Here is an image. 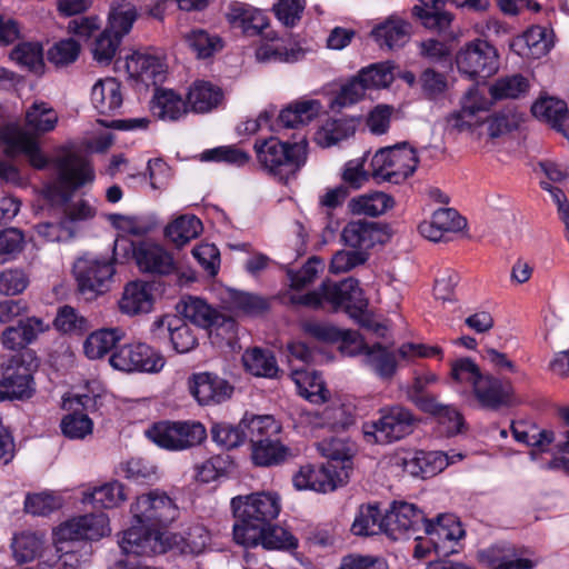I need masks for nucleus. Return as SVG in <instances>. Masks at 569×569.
<instances>
[{
    "label": "nucleus",
    "instance_id": "obj_1",
    "mask_svg": "<svg viewBox=\"0 0 569 569\" xmlns=\"http://www.w3.org/2000/svg\"><path fill=\"white\" fill-rule=\"evenodd\" d=\"M134 523L123 532L119 546L126 556L150 557L163 551L160 529L179 516V508L166 491L151 490L131 505Z\"/></svg>",
    "mask_w": 569,
    "mask_h": 569
},
{
    "label": "nucleus",
    "instance_id": "obj_2",
    "mask_svg": "<svg viewBox=\"0 0 569 569\" xmlns=\"http://www.w3.org/2000/svg\"><path fill=\"white\" fill-rule=\"evenodd\" d=\"M230 508L234 518L232 536L239 545L242 541L252 542L253 537H260L262 528L278 518L281 500L277 492L258 491L233 497Z\"/></svg>",
    "mask_w": 569,
    "mask_h": 569
},
{
    "label": "nucleus",
    "instance_id": "obj_3",
    "mask_svg": "<svg viewBox=\"0 0 569 569\" xmlns=\"http://www.w3.org/2000/svg\"><path fill=\"white\" fill-rule=\"evenodd\" d=\"M56 179L43 189L44 198L56 204L69 203L74 193L96 179L94 168L83 156L69 152L53 160Z\"/></svg>",
    "mask_w": 569,
    "mask_h": 569
},
{
    "label": "nucleus",
    "instance_id": "obj_4",
    "mask_svg": "<svg viewBox=\"0 0 569 569\" xmlns=\"http://www.w3.org/2000/svg\"><path fill=\"white\" fill-rule=\"evenodd\" d=\"M307 140L283 142L277 137L258 139L253 150L259 166L269 174L287 181L305 166L307 161Z\"/></svg>",
    "mask_w": 569,
    "mask_h": 569
},
{
    "label": "nucleus",
    "instance_id": "obj_5",
    "mask_svg": "<svg viewBox=\"0 0 569 569\" xmlns=\"http://www.w3.org/2000/svg\"><path fill=\"white\" fill-rule=\"evenodd\" d=\"M39 360L33 350L0 356V402L28 400L36 393Z\"/></svg>",
    "mask_w": 569,
    "mask_h": 569
},
{
    "label": "nucleus",
    "instance_id": "obj_6",
    "mask_svg": "<svg viewBox=\"0 0 569 569\" xmlns=\"http://www.w3.org/2000/svg\"><path fill=\"white\" fill-rule=\"evenodd\" d=\"M146 437L168 451H184L201 446L208 437L203 423L197 420H161L153 422Z\"/></svg>",
    "mask_w": 569,
    "mask_h": 569
},
{
    "label": "nucleus",
    "instance_id": "obj_7",
    "mask_svg": "<svg viewBox=\"0 0 569 569\" xmlns=\"http://www.w3.org/2000/svg\"><path fill=\"white\" fill-rule=\"evenodd\" d=\"M418 421L409 408L392 405L379 409L377 420L365 422L362 432L368 443L389 445L411 435Z\"/></svg>",
    "mask_w": 569,
    "mask_h": 569
},
{
    "label": "nucleus",
    "instance_id": "obj_8",
    "mask_svg": "<svg viewBox=\"0 0 569 569\" xmlns=\"http://www.w3.org/2000/svg\"><path fill=\"white\" fill-rule=\"evenodd\" d=\"M487 107L488 101L479 93L478 89H469L462 99L461 109L452 113L448 122L453 129L460 132L469 130L483 123L479 114L486 112ZM485 122L487 123L488 133L491 138H498L516 128L513 118L506 113H497L488 117Z\"/></svg>",
    "mask_w": 569,
    "mask_h": 569
},
{
    "label": "nucleus",
    "instance_id": "obj_9",
    "mask_svg": "<svg viewBox=\"0 0 569 569\" xmlns=\"http://www.w3.org/2000/svg\"><path fill=\"white\" fill-rule=\"evenodd\" d=\"M455 62L460 74L479 83L498 72L500 54L489 41L477 38L459 48Z\"/></svg>",
    "mask_w": 569,
    "mask_h": 569
},
{
    "label": "nucleus",
    "instance_id": "obj_10",
    "mask_svg": "<svg viewBox=\"0 0 569 569\" xmlns=\"http://www.w3.org/2000/svg\"><path fill=\"white\" fill-rule=\"evenodd\" d=\"M419 163L416 149L408 142L381 148L371 159L375 179L399 184L412 176Z\"/></svg>",
    "mask_w": 569,
    "mask_h": 569
},
{
    "label": "nucleus",
    "instance_id": "obj_11",
    "mask_svg": "<svg viewBox=\"0 0 569 569\" xmlns=\"http://www.w3.org/2000/svg\"><path fill=\"white\" fill-rule=\"evenodd\" d=\"M178 310L183 316V319L199 328L209 330L210 333L216 332L217 336L227 340L236 337V320L201 298L191 296L184 298L178 306Z\"/></svg>",
    "mask_w": 569,
    "mask_h": 569
},
{
    "label": "nucleus",
    "instance_id": "obj_12",
    "mask_svg": "<svg viewBox=\"0 0 569 569\" xmlns=\"http://www.w3.org/2000/svg\"><path fill=\"white\" fill-rule=\"evenodd\" d=\"M109 363L123 372L157 373L164 367L166 359L144 342H132L116 348L109 358Z\"/></svg>",
    "mask_w": 569,
    "mask_h": 569
},
{
    "label": "nucleus",
    "instance_id": "obj_13",
    "mask_svg": "<svg viewBox=\"0 0 569 569\" xmlns=\"http://www.w3.org/2000/svg\"><path fill=\"white\" fill-rule=\"evenodd\" d=\"M113 262L107 259L79 258L73 264L78 292L87 300H93L108 290V282L114 274Z\"/></svg>",
    "mask_w": 569,
    "mask_h": 569
},
{
    "label": "nucleus",
    "instance_id": "obj_14",
    "mask_svg": "<svg viewBox=\"0 0 569 569\" xmlns=\"http://www.w3.org/2000/svg\"><path fill=\"white\" fill-rule=\"evenodd\" d=\"M320 287L323 307L327 305L333 311L343 307L351 317H357L368 307L357 279L348 278L338 282L327 279Z\"/></svg>",
    "mask_w": 569,
    "mask_h": 569
},
{
    "label": "nucleus",
    "instance_id": "obj_15",
    "mask_svg": "<svg viewBox=\"0 0 569 569\" xmlns=\"http://www.w3.org/2000/svg\"><path fill=\"white\" fill-rule=\"evenodd\" d=\"M425 523V513L406 501H395L382 517L383 533L392 540L408 539L421 532Z\"/></svg>",
    "mask_w": 569,
    "mask_h": 569
},
{
    "label": "nucleus",
    "instance_id": "obj_16",
    "mask_svg": "<svg viewBox=\"0 0 569 569\" xmlns=\"http://www.w3.org/2000/svg\"><path fill=\"white\" fill-rule=\"evenodd\" d=\"M348 478L349 472L346 466L338 467L336 463L328 462L318 468L310 465L301 467L292 481L298 490L309 489L326 493L343 486Z\"/></svg>",
    "mask_w": 569,
    "mask_h": 569
},
{
    "label": "nucleus",
    "instance_id": "obj_17",
    "mask_svg": "<svg viewBox=\"0 0 569 569\" xmlns=\"http://www.w3.org/2000/svg\"><path fill=\"white\" fill-rule=\"evenodd\" d=\"M422 532L430 540L433 551L440 557L457 553L459 541L466 533L453 515H439L432 520L426 518Z\"/></svg>",
    "mask_w": 569,
    "mask_h": 569
},
{
    "label": "nucleus",
    "instance_id": "obj_18",
    "mask_svg": "<svg viewBox=\"0 0 569 569\" xmlns=\"http://www.w3.org/2000/svg\"><path fill=\"white\" fill-rule=\"evenodd\" d=\"M390 237L389 224L367 219L351 220L341 231L343 243L362 252H367L377 244L386 243Z\"/></svg>",
    "mask_w": 569,
    "mask_h": 569
},
{
    "label": "nucleus",
    "instance_id": "obj_19",
    "mask_svg": "<svg viewBox=\"0 0 569 569\" xmlns=\"http://www.w3.org/2000/svg\"><path fill=\"white\" fill-rule=\"evenodd\" d=\"M188 388L200 406L220 405L230 399L234 390L228 380L207 371L192 373Z\"/></svg>",
    "mask_w": 569,
    "mask_h": 569
},
{
    "label": "nucleus",
    "instance_id": "obj_20",
    "mask_svg": "<svg viewBox=\"0 0 569 569\" xmlns=\"http://www.w3.org/2000/svg\"><path fill=\"white\" fill-rule=\"evenodd\" d=\"M110 531L109 518L106 513H88L61 523L54 531L59 539L99 540Z\"/></svg>",
    "mask_w": 569,
    "mask_h": 569
},
{
    "label": "nucleus",
    "instance_id": "obj_21",
    "mask_svg": "<svg viewBox=\"0 0 569 569\" xmlns=\"http://www.w3.org/2000/svg\"><path fill=\"white\" fill-rule=\"evenodd\" d=\"M133 259L141 272L167 276L174 271L176 264L172 256L161 246L141 241L130 243Z\"/></svg>",
    "mask_w": 569,
    "mask_h": 569
},
{
    "label": "nucleus",
    "instance_id": "obj_22",
    "mask_svg": "<svg viewBox=\"0 0 569 569\" xmlns=\"http://www.w3.org/2000/svg\"><path fill=\"white\" fill-rule=\"evenodd\" d=\"M481 408L499 410L512 402L513 387L510 381L485 375L472 389Z\"/></svg>",
    "mask_w": 569,
    "mask_h": 569
},
{
    "label": "nucleus",
    "instance_id": "obj_23",
    "mask_svg": "<svg viewBox=\"0 0 569 569\" xmlns=\"http://www.w3.org/2000/svg\"><path fill=\"white\" fill-rule=\"evenodd\" d=\"M1 138L6 144L8 156L23 153L33 168L44 169L47 167L48 159L41 152L37 139L30 132L19 128H7Z\"/></svg>",
    "mask_w": 569,
    "mask_h": 569
},
{
    "label": "nucleus",
    "instance_id": "obj_24",
    "mask_svg": "<svg viewBox=\"0 0 569 569\" xmlns=\"http://www.w3.org/2000/svg\"><path fill=\"white\" fill-rule=\"evenodd\" d=\"M523 553L509 543H497L479 551V559L489 569H533L537 562Z\"/></svg>",
    "mask_w": 569,
    "mask_h": 569
},
{
    "label": "nucleus",
    "instance_id": "obj_25",
    "mask_svg": "<svg viewBox=\"0 0 569 569\" xmlns=\"http://www.w3.org/2000/svg\"><path fill=\"white\" fill-rule=\"evenodd\" d=\"M153 328L169 335L172 348L178 353H188L198 346L193 330L179 317L166 316L153 322Z\"/></svg>",
    "mask_w": 569,
    "mask_h": 569
},
{
    "label": "nucleus",
    "instance_id": "obj_26",
    "mask_svg": "<svg viewBox=\"0 0 569 569\" xmlns=\"http://www.w3.org/2000/svg\"><path fill=\"white\" fill-rule=\"evenodd\" d=\"M126 68L130 77L142 82L157 83L162 81L166 72V64L159 56L136 51L126 62Z\"/></svg>",
    "mask_w": 569,
    "mask_h": 569
},
{
    "label": "nucleus",
    "instance_id": "obj_27",
    "mask_svg": "<svg viewBox=\"0 0 569 569\" xmlns=\"http://www.w3.org/2000/svg\"><path fill=\"white\" fill-rule=\"evenodd\" d=\"M154 302L152 293V284L144 281L129 282L119 301L121 312L134 316L139 313H148L152 310Z\"/></svg>",
    "mask_w": 569,
    "mask_h": 569
},
{
    "label": "nucleus",
    "instance_id": "obj_28",
    "mask_svg": "<svg viewBox=\"0 0 569 569\" xmlns=\"http://www.w3.org/2000/svg\"><path fill=\"white\" fill-rule=\"evenodd\" d=\"M411 24L401 18L391 16L371 31L380 48L393 50L403 47L410 39Z\"/></svg>",
    "mask_w": 569,
    "mask_h": 569
},
{
    "label": "nucleus",
    "instance_id": "obj_29",
    "mask_svg": "<svg viewBox=\"0 0 569 569\" xmlns=\"http://www.w3.org/2000/svg\"><path fill=\"white\" fill-rule=\"evenodd\" d=\"M91 101L98 113L112 116L122 106L120 82L111 77L100 79L92 87Z\"/></svg>",
    "mask_w": 569,
    "mask_h": 569
},
{
    "label": "nucleus",
    "instance_id": "obj_30",
    "mask_svg": "<svg viewBox=\"0 0 569 569\" xmlns=\"http://www.w3.org/2000/svg\"><path fill=\"white\" fill-rule=\"evenodd\" d=\"M223 100L220 87L209 81L198 80L189 88L187 103L194 113H207L217 109Z\"/></svg>",
    "mask_w": 569,
    "mask_h": 569
},
{
    "label": "nucleus",
    "instance_id": "obj_31",
    "mask_svg": "<svg viewBox=\"0 0 569 569\" xmlns=\"http://www.w3.org/2000/svg\"><path fill=\"white\" fill-rule=\"evenodd\" d=\"M254 541H242L239 545L246 548H254L261 545L268 550H295L298 547V539L286 528L269 522L262 528L260 537H253Z\"/></svg>",
    "mask_w": 569,
    "mask_h": 569
},
{
    "label": "nucleus",
    "instance_id": "obj_32",
    "mask_svg": "<svg viewBox=\"0 0 569 569\" xmlns=\"http://www.w3.org/2000/svg\"><path fill=\"white\" fill-rule=\"evenodd\" d=\"M242 427H246L247 439L251 445L262 443L269 439H277L282 435V425L273 416H249L242 418Z\"/></svg>",
    "mask_w": 569,
    "mask_h": 569
},
{
    "label": "nucleus",
    "instance_id": "obj_33",
    "mask_svg": "<svg viewBox=\"0 0 569 569\" xmlns=\"http://www.w3.org/2000/svg\"><path fill=\"white\" fill-rule=\"evenodd\" d=\"M321 111L319 100L295 101L280 111L278 122L284 128H299L313 121Z\"/></svg>",
    "mask_w": 569,
    "mask_h": 569
},
{
    "label": "nucleus",
    "instance_id": "obj_34",
    "mask_svg": "<svg viewBox=\"0 0 569 569\" xmlns=\"http://www.w3.org/2000/svg\"><path fill=\"white\" fill-rule=\"evenodd\" d=\"M532 114L549 124L569 139V129H565L568 119V108L565 101L556 98H541L531 107Z\"/></svg>",
    "mask_w": 569,
    "mask_h": 569
},
{
    "label": "nucleus",
    "instance_id": "obj_35",
    "mask_svg": "<svg viewBox=\"0 0 569 569\" xmlns=\"http://www.w3.org/2000/svg\"><path fill=\"white\" fill-rule=\"evenodd\" d=\"M366 365L382 380L390 381L398 369L396 352L380 342L367 346L363 351Z\"/></svg>",
    "mask_w": 569,
    "mask_h": 569
},
{
    "label": "nucleus",
    "instance_id": "obj_36",
    "mask_svg": "<svg viewBox=\"0 0 569 569\" xmlns=\"http://www.w3.org/2000/svg\"><path fill=\"white\" fill-rule=\"evenodd\" d=\"M151 110L159 119L176 121L190 109L187 100H182L173 90L157 89L151 101Z\"/></svg>",
    "mask_w": 569,
    "mask_h": 569
},
{
    "label": "nucleus",
    "instance_id": "obj_37",
    "mask_svg": "<svg viewBox=\"0 0 569 569\" xmlns=\"http://www.w3.org/2000/svg\"><path fill=\"white\" fill-rule=\"evenodd\" d=\"M242 362L248 372L256 377L276 379L280 369L273 352L269 349L254 347L242 355Z\"/></svg>",
    "mask_w": 569,
    "mask_h": 569
},
{
    "label": "nucleus",
    "instance_id": "obj_38",
    "mask_svg": "<svg viewBox=\"0 0 569 569\" xmlns=\"http://www.w3.org/2000/svg\"><path fill=\"white\" fill-rule=\"evenodd\" d=\"M127 500L124 486L113 480L101 486L93 487L83 492L82 501L94 508H114Z\"/></svg>",
    "mask_w": 569,
    "mask_h": 569
},
{
    "label": "nucleus",
    "instance_id": "obj_39",
    "mask_svg": "<svg viewBox=\"0 0 569 569\" xmlns=\"http://www.w3.org/2000/svg\"><path fill=\"white\" fill-rule=\"evenodd\" d=\"M122 330L104 328L91 332L83 342V352L91 360L101 359L123 338Z\"/></svg>",
    "mask_w": 569,
    "mask_h": 569
},
{
    "label": "nucleus",
    "instance_id": "obj_40",
    "mask_svg": "<svg viewBox=\"0 0 569 569\" xmlns=\"http://www.w3.org/2000/svg\"><path fill=\"white\" fill-rule=\"evenodd\" d=\"M306 421L315 428H328L332 431L345 430L353 423V416L343 405L326 407L321 412H307Z\"/></svg>",
    "mask_w": 569,
    "mask_h": 569
},
{
    "label": "nucleus",
    "instance_id": "obj_41",
    "mask_svg": "<svg viewBox=\"0 0 569 569\" xmlns=\"http://www.w3.org/2000/svg\"><path fill=\"white\" fill-rule=\"evenodd\" d=\"M411 14L423 28L438 34H448L451 32V26L455 21V14L447 10H440L438 7L425 8L413 6Z\"/></svg>",
    "mask_w": 569,
    "mask_h": 569
},
{
    "label": "nucleus",
    "instance_id": "obj_42",
    "mask_svg": "<svg viewBox=\"0 0 569 569\" xmlns=\"http://www.w3.org/2000/svg\"><path fill=\"white\" fill-rule=\"evenodd\" d=\"M290 456V449L283 445L281 437L269 439L262 443L251 445V459L256 466L271 467L284 462Z\"/></svg>",
    "mask_w": 569,
    "mask_h": 569
},
{
    "label": "nucleus",
    "instance_id": "obj_43",
    "mask_svg": "<svg viewBox=\"0 0 569 569\" xmlns=\"http://www.w3.org/2000/svg\"><path fill=\"white\" fill-rule=\"evenodd\" d=\"M319 453L329 459L328 462H340L349 471L351 459L355 456L356 447L352 441L346 438L331 436L323 438L316 443Z\"/></svg>",
    "mask_w": 569,
    "mask_h": 569
},
{
    "label": "nucleus",
    "instance_id": "obj_44",
    "mask_svg": "<svg viewBox=\"0 0 569 569\" xmlns=\"http://www.w3.org/2000/svg\"><path fill=\"white\" fill-rule=\"evenodd\" d=\"M43 535L31 530L16 533L12 538L13 557L19 563H27L38 558L43 549Z\"/></svg>",
    "mask_w": 569,
    "mask_h": 569
},
{
    "label": "nucleus",
    "instance_id": "obj_45",
    "mask_svg": "<svg viewBox=\"0 0 569 569\" xmlns=\"http://www.w3.org/2000/svg\"><path fill=\"white\" fill-rule=\"evenodd\" d=\"M24 122L33 133L50 132L58 123V113L48 102L36 101L27 109Z\"/></svg>",
    "mask_w": 569,
    "mask_h": 569
},
{
    "label": "nucleus",
    "instance_id": "obj_46",
    "mask_svg": "<svg viewBox=\"0 0 569 569\" xmlns=\"http://www.w3.org/2000/svg\"><path fill=\"white\" fill-rule=\"evenodd\" d=\"M183 41L198 59L211 58L223 48L222 39L203 29H192L183 34Z\"/></svg>",
    "mask_w": 569,
    "mask_h": 569
},
{
    "label": "nucleus",
    "instance_id": "obj_47",
    "mask_svg": "<svg viewBox=\"0 0 569 569\" xmlns=\"http://www.w3.org/2000/svg\"><path fill=\"white\" fill-rule=\"evenodd\" d=\"M395 206L393 198L385 192H373L359 196L349 202V209L353 214L378 217Z\"/></svg>",
    "mask_w": 569,
    "mask_h": 569
},
{
    "label": "nucleus",
    "instance_id": "obj_48",
    "mask_svg": "<svg viewBox=\"0 0 569 569\" xmlns=\"http://www.w3.org/2000/svg\"><path fill=\"white\" fill-rule=\"evenodd\" d=\"M226 301L234 311L242 312L248 316H261L270 308V303L267 298L236 289L227 291Z\"/></svg>",
    "mask_w": 569,
    "mask_h": 569
},
{
    "label": "nucleus",
    "instance_id": "obj_49",
    "mask_svg": "<svg viewBox=\"0 0 569 569\" xmlns=\"http://www.w3.org/2000/svg\"><path fill=\"white\" fill-rule=\"evenodd\" d=\"M202 231V222L196 216H181L164 229L166 237L177 247H183Z\"/></svg>",
    "mask_w": 569,
    "mask_h": 569
},
{
    "label": "nucleus",
    "instance_id": "obj_50",
    "mask_svg": "<svg viewBox=\"0 0 569 569\" xmlns=\"http://www.w3.org/2000/svg\"><path fill=\"white\" fill-rule=\"evenodd\" d=\"M356 132V121L349 118L331 119L317 132V142L325 148L331 147Z\"/></svg>",
    "mask_w": 569,
    "mask_h": 569
},
{
    "label": "nucleus",
    "instance_id": "obj_51",
    "mask_svg": "<svg viewBox=\"0 0 569 569\" xmlns=\"http://www.w3.org/2000/svg\"><path fill=\"white\" fill-rule=\"evenodd\" d=\"M396 64L392 61L371 63L358 71L360 79L368 89L388 88L395 80Z\"/></svg>",
    "mask_w": 569,
    "mask_h": 569
},
{
    "label": "nucleus",
    "instance_id": "obj_52",
    "mask_svg": "<svg viewBox=\"0 0 569 569\" xmlns=\"http://www.w3.org/2000/svg\"><path fill=\"white\" fill-rule=\"evenodd\" d=\"M210 435L213 442L227 450L238 448L247 440L242 419L238 425H231L226 421L213 422L210 428Z\"/></svg>",
    "mask_w": 569,
    "mask_h": 569
},
{
    "label": "nucleus",
    "instance_id": "obj_53",
    "mask_svg": "<svg viewBox=\"0 0 569 569\" xmlns=\"http://www.w3.org/2000/svg\"><path fill=\"white\" fill-rule=\"evenodd\" d=\"M53 326L58 331L71 336H83L91 329L90 321L68 305L58 309Z\"/></svg>",
    "mask_w": 569,
    "mask_h": 569
},
{
    "label": "nucleus",
    "instance_id": "obj_54",
    "mask_svg": "<svg viewBox=\"0 0 569 569\" xmlns=\"http://www.w3.org/2000/svg\"><path fill=\"white\" fill-rule=\"evenodd\" d=\"M138 16L134 4L124 1L118 2L109 12V22L106 29L122 40L132 29Z\"/></svg>",
    "mask_w": 569,
    "mask_h": 569
},
{
    "label": "nucleus",
    "instance_id": "obj_55",
    "mask_svg": "<svg viewBox=\"0 0 569 569\" xmlns=\"http://www.w3.org/2000/svg\"><path fill=\"white\" fill-rule=\"evenodd\" d=\"M529 87L528 79L517 73L497 79L489 92L495 100L518 99L528 92Z\"/></svg>",
    "mask_w": 569,
    "mask_h": 569
},
{
    "label": "nucleus",
    "instance_id": "obj_56",
    "mask_svg": "<svg viewBox=\"0 0 569 569\" xmlns=\"http://www.w3.org/2000/svg\"><path fill=\"white\" fill-rule=\"evenodd\" d=\"M382 517L377 506H361L353 520L351 530L357 536H372L383 532Z\"/></svg>",
    "mask_w": 569,
    "mask_h": 569
},
{
    "label": "nucleus",
    "instance_id": "obj_57",
    "mask_svg": "<svg viewBox=\"0 0 569 569\" xmlns=\"http://www.w3.org/2000/svg\"><path fill=\"white\" fill-rule=\"evenodd\" d=\"M256 57L260 62L293 63L305 57V50L300 47L287 48L282 44L264 43L257 49Z\"/></svg>",
    "mask_w": 569,
    "mask_h": 569
},
{
    "label": "nucleus",
    "instance_id": "obj_58",
    "mask_svg": "<svg viewBox=\"0 0 569 569\" xmlns=\"http://www.w3.org/2000/svg\"><path fill=\"white\" fill-rule=\"evenodd\" d=\"M80 51L81 47L74 39H61L49 48L47 59L58 68L67 67L77 61Z\"/></svg>",
    "mask_w": 569,
    "mask_h": 569
},
{
    "label": "nucleus",
    "instance_id": "obj_59",
    "mask_svg": "<svg viewBox=\"0 0 569 569\" xmlns=\"http://www.w3.org/2000/svg\"><path fill=\"white\" fill-rule=\"evenodd\" d=\"M11 58L30 71L39 72L43 69V49L38 42H23L11 52Z\"/></svg>",
    "mask_w": 569,
    "mask_h": 569
},
{
    "label": "nucleus",
    "instance_id": "obj_60",
    "mask_svg": "<svg viewBox=\"0 0 569 569\" xmlns=\"http://www.w3.org/2000/svg\"><path fill=\"white\" fill-rule=\"evenodd\" d=\"M418 83L423 98L432 101L441 99L448 88L447 77L432 68H427L421 72Z\"/></svg>",
    "mask_w": 569,
    "mask_h": 569
},
{
    "label": "nucleus",
    "instance_id": "obj_61",
    "mask_svg": "<svg viewBox=\"0 0 569 569\" xmlns=\"http://www.w3.org/2000/svg\"><path fill=\"white\" fill-rule=\"evenodd\" d=\"M230 465L228 455H214L196 467V478L203 483H209L227 475Z\"/></svg>",
    "mask_w": 569,
    "mask_h": 569
},
{
    "label": "nucleus",
    "instance_id": "obj_62",
    "mask_svg": "<svg viewBox=\"0 0 569 569\" xmlns=\"http://www.w3.org/2000/svg\"><path fill=\"white\" fill-rule=\"evenodd\" d=\"M250 154L237 146H222L206 150L202 153V160L226 162L228 164L242 167L250 161Z\"/></svg>",
    "mask_w": 569,
    "mask_h": 569
},
{
    "label": "nucleus",
    "instance_id": "obj_63",
    "mask_svg": "<svg viewBox=\"0 0 569 569\" xmlns=\"http://www.w3.org/2000/svg\"><path fill=\"white\" fill-rule=\"evenodd\" d=\"M121 41L122 40L119 36H114L110 30L104 29L92 43L91 51L93 59L100 63H110L114 58Z\"/></svg>",
    "mask_w": 569,
    "mask_h": 569
},
{
    "label": "nucleus",
    "instance_id": "obj_64",
    "mask_svg": "<svg viewBox=\"0 0 569 569\" xmlns=\"http://www.w3.org/2000/svg\"><path fill=\"white\" fill-rule=\"evenodd\" d=\"M79 543L73 539H59L56 537V549L59 553L57 569H79L82 563V553L77 548Z\"/></svg>",
    "mask_w": 569,
    "mask_h": 569
}]
</instances>
